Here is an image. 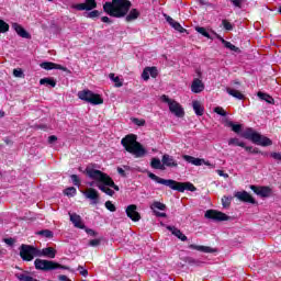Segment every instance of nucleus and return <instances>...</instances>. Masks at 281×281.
<instances>
[{"instance_id": "obj_35", "label": "nucleus", "mask_w": 281, "mask_h": 281, "mask_svg": "<svg viewBox=\"0 0 281 281\" xmlns=\"http://www.w3.org/2000/svg\"><path fill=\"white\" fill-rule=\"evenodd\" d=\"M228 146H240V148H245V144L238 138H231L228 140Z\"/></svg>"}, {"instance_id": "obj_48", "label": "nucleus", "mask_w": 281, "mask_h": 281, "mask_svg": "<svg viewBox=\"0 0 281 281\" xmlns=\"http://www.w3.org/2000/svg\"><path fill=\"white\" fill-rule=\"evenodd\" d=\"M143 80H150L149 67L145 68L142 74Z\"/></svg>"}, {"instance_id": "obj_41", "label": "nucleus", "mask_w": 281, "mask_h": 281, "mask_svg": "<svg viewBox=\"0 0 281 281\" xmlns=\"http://www.w3.org/2000/svg\"><path fill=\"white\" fill-rule=\"evenodd\" d=\"M66 196H76V188L70 187L64 190Z\"/></svg>"}, {"instance_id": "obj_19", "label": "nucleus", "mask_w": 281, "mask_h": 281, "mask_svg": "<svg viewBox=\"0 0 281 281\" xmlns=\"http://www.w3.org/2000/svg\"><path fill=\"white\" fill-rule=\"evenodd\" d=\"M165 19L167 23H169V25H171L173 30H176L177 32H180V34H183V32H187V30L183 29V26H181L179 22L175 21V19H172L170 15L165 14Z\"/></svg>"}, {"instance_id": "obj_42", "label": "nucleus", "mask_w": 281, "mask_h": 281, "mask_svg": "<svg viewBox=\"0 0 281 281\" xmlns=\"http://www.w3.org/2000/svg\"><path fill=\"white\" fill-rule=\"evenodd\" d=\"M109 78L112 79L113 82H115V87H122V82L120 81V77H115V74L111 72L109 75Z\"/></svg>"}, {"instance_id": "obj_18", "label": "nucleus", "mask_w": 281, "mask_h": 281, "mask_svg": "<svg viewBox=\"0 0 281 281\" xmlns=\"http://www.w3.org/2000/svg\"><path fill=\"white\" fill-rule=\"evenodd\" d=\"M162 166H167V168H179V164L175 160V157L165 154L162 156Z\"/></svg>"}, {"instance_id": "obj_62", "label": "nucleus", "mask_w": 281, "mask_h": 281, "mask_svg": "<svg viewBox=\"0 0 281 281\" xmlns=\"http://www.w3.org/2000/svg\"><path fill=\"white\" fill-rule=\"evenodd\" d=\"M117 172L121 177H126V171H124L121 167H117Z\"/></svg>"}, {"instance_id": "obj_20", "label": "nucleus", "mask_w": 281, "mask_h": 281, "mask_svg": "<svg viewBox=\"0 0 281 281\" xmlns=\"http://www.w3.org/2000/svg\"><path fill=\"white\" fill-rule=\"evenodd\" d=\"M166 228L168 229V232H171V234L173 236H176V238H179V240H181L182 243H186V240H188V236H186L181 229L175 227V226H166Z\"/></svg>"}, {"instance_id": "obj_47", "label": "nucleus", "mask_w": 281, "mask_h": 281, "mask_svg": "<svg viewBox=\"0 0 281 281\" xmlns=\"http://www.w3.org/2000/svg\"><path fill=\"white\" fill-rule=\"evenodd\" d=\"M77 271H79L80 276H83V278H87V276H89V271L82 266H78Z\"/></svg>"}, {"instance_id": "obj_3", "label": "nucleus", "mask_w": 281, "mask_h": 281, "mask_svg": "<svg viewBox=\"0 0 281 281\" xmlns=\"http://www.w3.org/2000/svg\"><path fill=\"white\" fill-rule=\"evenodd\" d=\"M104 12L110 16L122 19L126 16L128 10H131V1L128 0H112V2H105L103 5Z\"/></svg>"}, {"instance_id": "obj_23", "label": "nucleus", "mask_w": 281, "mask_h": 281, "mask_svg": "<svg viewBox=\"0 0 281 281\" xmlns=\"http://www.w3.org/2000/svg\"><path fill=\"white\" fill-rule=\"evenodd\" d=\"M70 221L75 225V227H78L79 229H85V224H82V217L80 215L74 213H69Z\"/></svg>"}, {"instance_id": "obj_28", "label": "nucleus", "mask_w": 281, "mask_h": 281, "mask_svg": "<svg viewBox=\"0 0 281 281\" xmlns=\"http://www.w3.org/2000/svg\"><path fill=\"white\" fill-rule=\"evenodd\" d=\"M137 19H139V12L137 11V9H132L125 18L127 23H131L132 21H137Z\"/></svg>"}, {"instance_id": "obj_12", "label": "nucleus", "mask_w": 281, "mask_h": 281, "mask_svg": "<svg viewBox=\"0 0 281 281\" xmlns=\"http://www.w3.org/2000/svg\"><path fill=\"white\" fill-rule=\"evenodd\" d=\"M82 194L86 196V199L91 201V205H98V203H100V193L98 190L89 188L88 190L83 191Z\"/></svg>"}, {"instance_id": "obj_2", "label": "nucleus", "mask_w": 281, "mask_h": 281, "mask_svg": "<svg viewBox=\"0 0 281 281\" xmlns=\"http://www.w3.org/2000/svg\"><path fill=\"white\" fill-rule=\"evenodd\" d=\"M148 177L156 183H160V186H166L167 188L176 190L177 192H186V190H189V192H196V187H194V184H192L191 182H178L172 179L166 180L153 172H149Z\"/></svg>"}, {"instance_id": "obj_50", "label": "nucleus", "mask_w": 281, "mask_h": 281, "mask_svg": "<svg viewBox=\"0 0 281 281\" xmlns=\"http://www.w3.org/2000/svg\"><path fill=\"white\" fill-rule=\"evenodd\" d=\"M105 207H106V210H109V212H115V210H116L115 205L111 201L105 202Z\"/></svg>"}, {"instance_id": "obj_4", "label": "nucleus", "mask_w": 281, "mask_h": 281, "mask_svg": "<svg viewBox=\"0 0 281 281\" xmlns=\"http://www.w3.org/2000/svg\"><path fill=\"white\" fill-rule=\"evenodd\" d=\"M121 144L125 150L131 155H134L136 159L146 157V148H144V146L137 142V136L135 134L126 135L124 138H122Z\"/></svg>"}, {"instance_id": "obj_56", "label": "nucleus", "mask_w": 281, "mask_h": 281, "mask_svg": "<svg viewBox=\"0 0 281 281\" xmlns=\"http://www.w3.org/2000/svg\"><path fill=\"white\" fill-rule=\"evenodd\" d=\"M149 75L151 76V78H157V68L149 67Z\"/></svg>"}, {"instance_id": "obj_32", "label": "nucleus", "mask_w": 281, "mask_h": 281, "mask_svg": "<svg viewBox=\"0 0 281 281\" xmlns=\"http://www.w3.org/2000/svg\"><path fill=\"white\" fill-rule=\"evenodd\" d=\"M222 43L224 44V47H226V49H231V52H236L237 54H240V48H238L236 45L232 44L231 42L222 40Z\"/></svg>"}, {"instance_id": "obj_5", "label": "nucleus", "mask_w": 281, "mask_h": 281, "mask_svg": "<svg viewBox=\"0 0 281 281\" xmlns=\"http://www.w3.org/2000/svg\"><path fill=\"white\" fill-rule=\"evenodd\" d=\"M34 265L37 271H54L56 269L69 270V267L67 266H61L56 261H50L45 259H35Z\"/></svg>"}, {"instance_id": "obj_44", "label": "nucleus", "mask_w": 281, "mask_h": 281, "mask_svg": "<svg viewBox=\"0 0 281 281\" xmlns=\"http://www.w3.org/2000/svg\"><path fill=\"white\" fill-rule=\"evenodd\" d=\"M222 25L227 32H232V30H234V25H232V23H229L227 20H223Z\"/></svg>"}, {"instance_id": "obj_57", "label": "nucleus", "mask_w": 281, "mask_h": 281, "mask_svg": "<svg viewBox=\"0 0 281 281\" xmlns=\"http://www.w3.org/2000/svg\"><path fill=\"white\" fill-rule=\"evenodd\" d=\"M3 240H4L5 245H9V246L14 245V238H4Z\"/></svg>"}, {"instance_id": "obj_34", "label": "nucleus", "mask_w": 281, "mask_h": 281, "mask_svg": "<svg viewBox=\"0 0 281 281\" xmlns=\"http://www.w3.org/2000/svg\"><path fill=\"white\" fill-rule=\"evenodd\" d=\"M37 235L44 236V238H54V232H52L49 229L40 231V232H37Z\"/></svg>"}, {"instance_id": "obj_64", "label": "nucleus", "mask_w": 281, "mask_h": 281, "mask_svg": "<svg viewBox=\"0 0 281 281\" xmlns=\"http://www.w3.org/2000/svg\"><path fill=\"white\" fill-rule=\"evenodd\" d=\"M101 21H102L103 23H111V19H109V16H102V18H101Z\"/></svg>"}, {"instance_id": "obj_6", "label": "nucleus", "mask_w": 281, "mask_h": 281, "mask_svg": "<svg viewBox=\"0 0 281 281\" xmlns=\"http://www.w3.org/2000/svg\"><path fill=\"white\" fill-rule=\"evenodd\" d=\"M161 100L168 104L170 113L176 115V117H183L186 115V111L179 102L168 98L166 94L161 97Z\"/></svg>"}, {"instance_id": "obj_33", "label": "nucleus", "mask_w": 281, "mask_h": 281, "mask_svg": "<svg viewBox=\"0 0 281 281\" xmlns=\"http://www.w3.org/2000/svg\"><path fill=\"white\" fill-rule=\"evenodd\" d=\"M195 31H196L199 34H202V36H205V38H211V40L214 38V37L210 36V33H207V31H206L205 27H203V26H195Z\"/></svg>"}, {"instance_id": "obj_21", "label": "nucleus", "mask_w": 281, "mask_h": 281, "mask_svg": "<svg viewBox=\"0 0 281 281\" xmlns=\"http://www.w3.org/2000/svg\"><path fill=\"white\" fill-rule=\"evenodd\" d=\"M12 29L19 36H21V38H32V35H30V33H27V31H25L21 24L12 23Z\"/></svg>"}, {"instance_id": "obj_53", "label": "nucleus", "mask_w": 281, "mask_h": 281, "mask_svg": "<svg viewBox=\"0 0 281 281\" xmlns=\"http://www.w3.org/2000/svg\"><path fill=\"white\" fill-rule=\"evenodd\" d=\"M184 262H187L188 265H199V260L192 258V257H187L184 259Z\"/></svg>"}, {"instance_id": "obj_46", "label": "nucleus", "mask_w": 281, "mask_h": 281, "mask_svg": "<svg viewBox=\"0 0 281 281\" xmlns=\"http://www.w3.org/2000/svg\"><path fill=\"white\" fill-rule=\"evenodd\" d=\"M214 113H217V115H222V117L227 116V112L221 106H217L214 109Z\"/></svg>"}, {"instance_id": "obj_37", "label": "nucleus", "mask_w": 281, "mask_h": 281, "mask_svg": "<svg viewBox=\"0 0 281 281\" xmlns=\"http://www.w3.org/2000/svg\"><path fill=\"white\" fill-rule=\"evenodd\" d=\"M40 85H49V87H56V81L52 78H43L40 80Z\"/></svg>"}, {"instance_id": "obj_63", "label": "nucleus", "mask_w": 281, "mask_h": 281, "mask_svg": "<svg viewBox=\"0 0 281 281\" xmlns=\"http://www.w3.org/2000/svg\"><path fill=\"white\" fill-rule=\"evenodd\" d=\"M154 213L159 216L160 218H166V213H160V212H157V211H154Z\"/></svg>"}, {"instance_id": "obj_22", "label": "nucleus", "mask_w": 281, "mask_h": 281, "mask_svg": "<svg viewBox=\"0 0 281 281\" xmlns=\"http://www.w3.org/2000/svg\"><path fill=\"white\" fill-rule=\"evenodd\" d=\"M205 89V85L200 79H194L191 85V91L193 93H201Z\"/></svg>"}, {"instance_id": "obj_58", "label": "nucleus", "mask_w": 281, "mask_h": 281, "mask_svg": "<svg viewBox=\"0 0 281 281\" xmlns=\"http://www.w3.org/2000/svg\"><path fill=\"white\" fill-rule=\"evenodd\" d=\"M86 233L89 234V236H98V233L91 228H86Z\"/></svg>"}, {"instance_id": "obj_43", "label": "nucleus", "mask_w": 281, "mask_h": 281, "mask_svg": "<svg viewBox=\"0 0 281 281\" xmlns=\"http://www.w3.org/2000/svg\"><path fill=\"white\" fill-rule=\"evenodd\" d=\"M54 63L50 61H44L41 64L42 69H46V71H49L50 69H54Z\"/></svg>"}, {"instance_id": "obj_61", "label": "nucleus", "mask_w": 281, "mask_h": 281, "mask_svg": "<svg viewBox=\"0 0 281 281\" xmlns=\"http://www.w3.org/2000/svg\"><path fill=\"white\" fill-rule=\"evenodd\" d=\"M58 280H60V281H71V280L68 279V277L65 276V274H60V276L58 277Z\"/></svg>"}, {"instance_id": "obj_10", "label": "nucleus", "mask_w": 281, "mask_h": 281, "mask_svg": "<svg viewBox=\"0 0 281 281\" xmlns=\"http://www.w3.org/2000/svg\"><path fill=\"white\" fill-rule=\"evenodd\" d=\"M182 159L187 161L188 164H192L193 166H209V168H216L215 165H212L210 161H206L203 158H194L193 156L190 155H183Z\"/></svg>"}, {"instance_id": "obj_25", "label": "nucleus", "mask_w": 281, "mask_h": 281, "mask_svg": "<svg viewBox=\"0 0 281 281\" xmlns=\"http://www.w3.org/2000/svg\"><path fill=\"white\" fill-rule=\"evenodd\" d=\"M258 134L259 133L255 132L254 128H248L241 134V137L245 139H250V142L254 143L256 142V138H258Z\"/></svg>"}, {"instance_id": "obj_59", "label": "nucleus", "mask_w": 281, "mask_h": 281, "mask_svg": "<svg viewBox=\"0 0 281 281\" xmlns=\"http://www.w3.org/2000/svg\"><path fill=\"white\" fill-rule=\"evenodd\" d=\"M58 137H56V135H52L48 137V144H54V142H57Z\"/></svg>"}, {"instance_id": "obj_16", "label": "nucleus", "mask_w": 281, "mask_h": 281, "mask_svg": "<svg viewBox=\"0 0 281 281\" xmlns=\"http://www.w3.org/2000/svg\"><path fill=\"white\" fill-rule=\"evenodd\" d=\"M188 248L194 249L195 251H201L202 254H216V251H218V249L212 248L210 246H199L194 244H190Z\"/></svg>"}, {"instance_id": "obj_29", "label": "nucleus", "mask_w": 281, "mask_h": 281, "mask_svg": "<svg viewBox=\"0 0 281 281\" xmlns=\"http://www.w3.org/2000/svg\"><path fill=\"white\" fill-rule=\"evenodd\" d=\"M258 98L263 100L265 102H267L268 104H276V100L272 99L271 95H269L268 93H265V92H258L257 93Z\"/></svg>"}, {"instance_id": "obj_26", "label": "nucleus", "mask_w": 281, "mask_h": 281, "mask_svg": "<svg viewBox=\"0 0 281 281\" xmlns=\"http://www.w3.org/2000/svg\"><path fill=\"white\" fill-rule=\"evenodd\" d=\"M15 278L19 281H40L30 276V271H24L22 273H15Z\"/></svg>"}, {"instance_id": "obj_24", "label": "nucleus", "mask_w": 281, "mask_h": 281, "mask_svg": "<svg viewBox=\"0 0 281 281\" xmlns=\"http://www.w3.org/2000/svg\"><path fill=\"white\" fill-rule=\"evenodd\" d=\"M254 144H257V146H271L273 142H271V139L267 136L258 134V137L255 139Z\"/></svg>"}, {"instance_id": "obj_40", "label": "nucleus", "mask_w": 281, "mask_h": 281, "mask_svg": "<svg viewBox=\"0 0 281 281\" xmlns=\"http://www.w3.org/2000/svg\"><path fill=\"white\" fill-rule=\"evenodd\" d=\"M227 126H229L234 133H238L243 128L241 124H234L233 122H228Z\"/></svg>"}, {"instance_id": "obj_55", "label": "nucleus", "mask_w": 281, "mask_h": 281, "mask_svg": "<svg viewBox=\"0 0 281 281\" xmlns=\"http://www.w3.org/2000/svg\"><path fill=\"white\" fill-rule=\"evenodd\" d=\"M132 122H134L136 126H144L146 124L145 120H139V119H133Z\"/></svg>"}, {"instance_id": "obj_17", "label": "nucleus", "mask_w": 281, "mask_h": 281, "mask_svg": "<svg viewBox=\"0 0 281 281\" xmlns=\"http://www.w3.org/2000/svg\"><path fill=\"white\" fill-rule=\"evenodd\" d=\"M56 258V249L52 247L37 249V258Z\"/></svg>"}, {"instance_id": "obj_11", "label": "nucleus", "mask_w": 281, "mask_h": 281, "mask_svg": "<svg viewBox=\"0 0 281 281\" xmlns=\"http://www.w3.org/2000/svg\"><path fill=\"white\" fill-rule=\"evenodd\" d=\"M204 216L205 218H211L212 221H229V216H227V214L215 210L206 211Z\"/></svg>"}, {"instance_id": "obj_14", "label": "nucleus", "mask_w": 281, "mask_h": 281, "mask_svg": "<svg viewBox=\"0 0 281 281\" xmlns=\"http://www.w3.org/2000/svg\"><path fill=\"white\" fill-rule=\"evenodd\" d=\"M235 198L238 199V201H241L243 203H251L252 205H256V200L247 191L236 192Z\"/></svg>"}, {"instance_id": "obj_39", "label": "nucleus", "mask_w": 281, "mask_h": 281, "mask_svg": "<svg viewBox=\"0 0 281 281\" xmlns=\"http://www.w3.org/2000/svg\"><path fill=\"white\" fill-rule=\"evenodd\" d=\"M10 25L5 23V21L0 20V34H5V32H9Z\"/></svg>"}, {"instance_id": "obj_13", "label": "nucleus", "mask_w": 281, "mask_h": 281, "mask_svg": "<svg viewBox=\"0 0 281 281\" xmlns=\"http://www.w3.org/2000/svg\"><path fill=\"white\" fill-rule=\"evenodd\" d=\"M125 212L127 217L131 218V221H134L135 223L142 220V215H139V212H137V205L135 204L128 205Z\"/></svg>"}, {"instance_id": "obj_7", "label": "nucleus", "mask_w": 281, "mask_h": 281, "mask_svg": "<svg viewBox=\"0 0 281 281\" xmlns=\"http://www.w3.org/2000/svg\"><path fill=\"white\" fill-rule=\"evenodd\" d=\"M79 100L88 102L89 104H103L104 100L100 94L93 93L91 90H82L78 92Z\"/></svg>"}, {"instance_id": "obj_51", "label": "nucleus", "mask_w": 281, "mask_h": 281, "mask_svg": "<svg viewBox=\"0 0 281 281\" xmlns=\"http://www.w3.org/2000/svg\"><path fill=\"white\" fill-rule=\"evenodd\" d=\"M13 76L15 78H23V69H21V68L13 69Z\"/></svg>"}, {"instance_id": "obj_49", "label": "nucleus", "mask_w": 281, "mask_h": 281, "mask_svg": "<svg viewBox=\"0 0 281 281\" xmlns=\"http://www.w3.org/2000/svg\"><path fill=\"white\" fill-rule=\"evenodd\" d=\"M70 179H71L74 186H78V188H80V178H78V175H71Z\"/></svg>"}, {"instance_id": "obj_15", "label": "nucleus", "mask_w": 281, "mask_h": 281, "mask_svg": "<svg viewBox=\"0 0 281 281\" xmlns=\"http://www.w3.org/2000/svg\"><path fill=\"white\" fill-rule=\"evenodd\" d=\"M72 8L79 11H90L98 8V3H95V0H86V3L74 4Z\"/></svg>"}, {"instance_id": "obj_54", "label": "nucleus", "mask_w": 281, "mask_h": 281, "mask_svg": "<svg viewBox=\"0 0 281 281\" xmlns=\"http://www.w3.org/2000/svg\"><path fill=\"white\" fill-rule=\"evenodd\" d=\"M54 69H59L60 71H66L67 74H71V70H68L67 67H64L58 64H54Z\"/></svg>"}, {"instance_id": "obj_60", "label": "nucleus", "mask_w": 281, "mask_h": 281, "mask_svg": "<svg viewBox=\"0 0 281 281\" xmlns=\"http://www.w3.org/2000/svg\"><path fill=\"white\" fill-rule=\"evenodd\" d=\"M217 175H220V177H224V179H228L229 178V175L223 172V170H217Z\"/></svg>"}, {"instance_id": "obj_36", "label": "nucleus", "mask_w": 281, "mask_h": 281, "mask_svg": "<svg viewBox=\"0 0 281 281\" xmlns=\"http://www.w3.org/2000/svg\"><path fill=\"white\" fill-rule=\"evenodd\" d=\"M150 209H151L154 212H155V210H161V211H164V210H166V204H164V203H161V202H159V201H155V202L151 204Z\"/></svg>"}, {"instance_id": "obj_52", "label": "nucleus", "mask_w": 281, "mask_h": 281, "mask_svg": "<svg viewBox=\"0 0 281 281\" xmlns=\"http://www.w3.org/2000/svg\"><path fill=\"white\" fill-rule=\"evenodd\" d=\"M102 243V239H91L89 241L90 247H99V245Z\"/></svg>"}, {"instance_id": "obj_45", "label": "nucleus", "mask_w": 281, "mask_h": 281, "mask_svg": "<svg viewBox=\"0 0 281 281\" xmlns=\"http://www.w3.org/2000/svg\"><path fill=\"white\" fill-rule=\"evenodd\" d=\"M231 204H232V198H228V196H223L222 198L223 207H229Z\"/></svg>"}, {"instance_id": "obj_31", "label": "nucleus", "mask_w": 281, "mask_h": 281, "mask_svg": "<svg viewBox=\"0 0 281 281\" xmlns=\"http://www.w3.org/2000/svg\"><path fill=\"white\" fill-rule=\"evenodd\" d=\"M150 166L155 170H165L162 161L158 158H153L151 162H150Z\"/></svg>"}, {"instance_id": "obj_27", "label": "nucleus", "mask_w": 281, "mask_h": 281, "mask_svg": "<svg viewBox=\"0 0 281 281\" xmlns=\"http://www.w3.org/2000/svg\"><path fill=\"white\" fill-rule=\"evenodd\" d=\"M226 92L237 100H245V94H241L236 88H226Z\"/></svg>"}, {"instance_id": "obj_30", "label": "nucleus", "mask_w": 281, "mask_h": 281, "mask_svg": "<svg viewBox=\"0 0 281 281\" xmlns=\"http://www.w3.org/2000/svg\"><path fill=\"white\" fill-rule=\"evenodd\" d=\"M192 106L195 115H203L204 109L200 101H193Z\"/></svg>"}, {"instance_id": "obj_8", "label": "nucleus", "mask_w": 281, "mask_h": 281, "mask_svg": "<svg viewBox=\"0 0 281 281\" xmlns=\"http://www.w3.org/2000/svg\"><path fill=\"white\" fill-rule=\"evenodd\" d=\"M20 257L26 262H31L34 258H38V248L22 244L20 247Z\"/></svg>"}, {"instance_id": "obj_1", "label": "nucleus", "mask_w": 281, "mask_h": 281, "mask_svg": "<svg viewBox=\"0 0 281 281\" xmlns=\"http://www.w3.org/2000/svg\"><path fill=\"white\" fill-rule=\"evenodd\" d=\"M85 172L87 173L89 179L97 181V188H99V190H101V192H104L105 194H108V196H113L115 194V191L120 192V187H117L115 184V182H113V179H111V177H109V175H106L98 169H94L91 166H88L86 168ZM110 188H113L115 191L111 190Z\"/></svg>"}, {"instance_id": "obj_9", "label": "nucleus", "mask_w": 281, "mask_h": 281, "mask_svg": "<svg viewBox=\"0 0 281 281\" xmlns=\"http://www.w3.org/2000/svg\"><path fill=\"white\" fill-rule=\"evenodd\" d=\"M250 190H252L257 196H261V199H269V196L273 194V189H271V187H256L251 184Z\"/></svg>"}, {"instance_id": "obj_38", "label": "nucleus", "mask_w": 281, "mask_h": 281, "mask_svg": "<svg viewBox=\"0 0 281 281\" xmlns=\"http://www.w3.org/2000/svg\"><path fill=\"white\" fill-rule=\"evenodd\" d=\"M83 16H86V19H98V16H100V11L94 10L91 12H86L83 13Z\"/></svg>"}]
</instances>
